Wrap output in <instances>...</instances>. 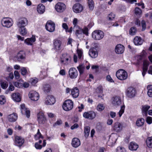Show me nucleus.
I'll list each match as a JSON object with an SVG mask.
<instances>
[{
	"label": "nucleus",
	"mask_w": 152,
	"mask_h": 152,
	"mask_svg": "<svg viewBox=\"0 0 152 152\" xmlns=\"http://www.w3.org/2000/svg\"><path fill=\"white\" fill-rule=\"evenodd\" d=\"M117 152H126L125 149L122 147H118L116 149Z\"/></svg>",
	"instance_id": "6e6d98bb"
},
{
	"label": "nucleus",
	"mask_w": 152,
	"mask_h": 152,
	"mask_svg": "<svg viewBox=\"0 0 152 152\" xmlns=\"http://www.w3.org/2000/svg\"><path fill=\"white\" fill-rule=\"evenodd\" d=\"M116 75L117 78L121 80H125L128 77L127 72L123 69H120L118 70L116 72Z\"/></svg>",
	"instance_id": "f257e3e1"
},
{
	"label": "nucleus",
	"mask_w": 152,
	"mask_h": 152,
	"mask_svg": "<svg viewBox=\"0 0 152 152\" xmlns=\"http://www.w3.org/2000/svg\"><path fill=\"white\" fill-rule=\"evenodd\" d=\"M137 32L136 28L134 27L131 28L129 30V34L131 35H134L136 34Z\"/></svg>",
	"instance_id": "c03bdc74"
},
{
	"label": "nucleus",
	"mask_w": 152,
	"mask_h": 152,
	"mask_svg": "<svg viewBox=\"0 0 152 152\" xmlns=\"http://www.w3.org/2000/svg\"><path fill=\"white\" fill-rule=\"evenodd\" d=\"M104 36V32L100 30H96L92 34L93 39L96 40H99L102 39Z\"/></svg>",
	"instance_id": "f03ea898"
},
{
	"label": "nucleus",
	"mask_w": 152,
	"mask_h": 152,
	"mask_svg": "<svg viewBox=\"0 0 152 152\" xmlns=\"http://www.w3.org/2000/svg\"><path fill=\"white\" fill-rule=\"evenodd\" d=\"M80 145V140L77 138H74L72 140V145L73 147L77 148Z\"/></svg>",
	"instance_id": "bb28decb"
},
{
	"label": "nucleus",
	"mask_w": 152,
	"mask_h": 152,
	"mask_svg": "<svg viewBox=\"0 0 152 152\" xmlns=\"http://www.w3.org/2000/svg\"><path fill=\"white\" fill-rule=\"evenodd\" d=\"M134 13L136 15H139L142 13L141 10L138 7H136L134 9Z\"/></svg>",
	"instance_id": "09e8293b"
},
{
	"label": "nucleus",
	"mask_w": 152,
	"mask_h": 152,
	"mask_svg": "<svg viewBox=\"0 0 152 152\" xmlns=\"http://www.w3.org/2000/svg\"><path fill=\"white\" fill-rule=\"evenodd\" d=\"M73 31H75L77 37H79V35L82 34V29L79 26H75L73 27Z\"/></svg>",
	"instance_id": "c85d7f7f"
},
{
	"label": "nucleus",
	"mask_w": 152,
	"mask_h": 152,
	"mask_svg": "<svg viewBox=\"0 0 152 152\" xmlns=\"http://www.w3.org/2000/svg\"><path fill=\"white\" fill-rule=\"evenodd\" d=\"M117 140V135L115 134H112L107 142V144L109 146H113L115 142Z\"/></svg>",
	"instance_id": "a211bd4d"
},
{
	"label": "nucleus",
	"mask_w": 152,
	"mask_h": 152,
	"mask_svg": "<svg viewBox=\"0 0 152 152\" xmlns=\"http://www.w3.org/2000/svg\"><path fill=\"white\" fill-rule=\"evenodd\" d=\"M1 86L2 88L6 89L8 86V84L6 81L2 82L1 83Z\"/></svg>",
	"instance_id": "603ef678"
},
{
	"label": "nucleus",
	"mask_w": 152,
	"mask_h": 152,
	"mask_svg": "<svg viewBox=\"0 0 152 152\" xmlns=\"http://www.w3.org/2000/svg\"><path fill=\"white\" fill-rule=\"evenodd\" d=\"M17 115L16 113H13L9 115L8 117V120L10 122H14L17 118Z\"/></svg>",
	"instance_id": "f704fd0d"
},
{
	"label": "nucleus",
	"mask_w": 152,
	"mask_h": 152,
	"mask_svg": "<svg viewBox=\"0 0 152 152\" xmlns=\"http://www.w3.org/2000/svg\"><path fill=\"white\" fill-rule=\"evenodd\" d=\"M28 24L27 19L25 18H20L17 23V26L18 28L24 27Z\"/></svg>",
	"instance_id": "0eeeda50"
},
{
	"label": "nucleus",
	"mask_w": 152,
	"mask_h": 152,
	"mask_svg": "<svg viewBox=\"0 0 152 152\" xmlns=\"http://www.w3.org/2000/svg\"><path fill=\"white\" fill-rule=\"evenodd\" d=\"M104 108V106L103 104H99L97 107V110L99 111H101Z\"/></svg>",
	"instance_id": "3c124183"
},
{
	"label": "nucleus",
	"mask_w": 152,
	"mask_h": 152,
	"mask_svg": "<svg viewBox=\"0 0 152 152\" xmlns=\"http://www.w3.org/2000/svg\"><path fill=\"white\" fill-rule=\"evenodd\" d=\"M149 64V62L147 61H145L143 62V72H142V75L143 76H144L146 72L147 71L148 69V66Z\"/></svg>",
	"instance_id": "7c9ffc66"
},
{
	"label": "nucleus",
	"mask_w": 152,
	"mask_h": 152,
	"mask_svg": "<svg viewBox=\"0 0 152 152\" xmlns=\"http://www.w3.org/2000/svg\"><path fill=\"white\" fill-rule=\"evenodd\" d=\"M115 17V15L113 13H111L108 16V19L109 20H112L114 19Z\"/></svg>",
	"instance_id": "4d7b16f0"
},
{
	"label": "nucleus",
	"mask_w": 152,
	"mask_h": 152,
	"mask_svg": "<svg viewBox=\"0 0 152 152\" xmlns=\"http://www.w3.org/2000/svg\"><path fill=\"white\" fill-rule=\"evenodd\" d=\"M43 137L42 136L39 132V129H38L37 133L34 135L35 139L36 140H37L40 139H41L42 140L43 139Z\"/></svg>",
	"instance_id": "a19ab883"
},
{
	"label": "nucleus",
	"mask_w": 152,
	"mask_h": 152,
	"mask_svg": "<svg viewBox=\"0 0 152 152\" xmlns=\"http://www.w3.org/2000/svg\"><path fill=\"white\" fill-rule=\"evenodd\" d=\"M31 81L32 85L33 86H35L36 84L38 82V79L37 78L34 79H32Z\"/></svg>",
	"instance_id": "69168bd1"
},
{
	"label": "nucleus",
	"mask_w": 152,
	"mask_h": 152,
	"mask_svg": "<svg viewBox=\"0 0 152 152\" xmlns=\"http://www.w3.org/2000/svg\"><path fill=\"white\" fill-rule=\"evenodd\" d=\"M71 58L67 53H64L61 57V62L65 65H67L71 62Z\"/></svg>",
	"instance_id": "39448f33"
},
{
	"label": "nucleus",
	"mask_w": 152,
	"mask_h": 152,
	"mask_svg": "<svg viewBox=\"0 0 152 152\" xmlns=\"http://www.w3.org/2000/svg\"><path fill=\"white\" fill-rule=\"evenodd\" d=\"M147 88L148 90V95L149 97H152V85L148 86Z\"/></svg>",
	"instance_id": "49530a36"
},
{
	"label": "nucleus",
	"mask_w": 152,
	"mask_h": 152,
	"mask_svg": "<svg viewBox=\"0 0 152 152\" xmlns=\"http://www.w3.org/2000/svg\"><path fill=\"white\" fill-rule=\"evenodd\" d=\"M141 24L142 26V31H144L146 28V23L145 21L142 20L141 22Z\"/></svg>",
	"instance_id": "052dcab7"
},
{
	"label": "nucleus",
	"mask_w": 152,
	"mask_h": 152,
	"mask_svg": "<svg viewBox=\"0 0 152 152\" xmlns=\"http://www.w3.org/2000/svg\"><path fill=\"white\" fill-rule=\"evenodd\" d=\"M79 94V91L77 88H73L71 91V94L73 98H76L78 97Z\"/></svg>",
	"instance_id": "2f4dec72"
},
{
	"label": "nucleus",
	"mask_w": 152,
	"mask_h": 152,
	"mask_svg": "<svg viewBox=\"0 0 152 152\" xmlns=\"http://www.w3.org/2000/svg\"><path fill=\"white\" fill-rule=\"evenodd\" d=\"M62 42L60 40L55 39L53 41V48L56 51H58L62 48Z\"/></svg>",
	"instance_id": "1a4fd4ad"
},
{
	"label": "nucleus",
	"mask_w": 152,
	"mask_h": 152,
	"mask_svg": "<svg viewBox=\"0 0 152 152\" xmlns=\"http://www.w3.org/2000/svg\"><path fill=\"white\" fill-rule=\"evenodd\" d=\"M45 28L49 32H53L55 30V23L52 21H48L46 23Z\"/></svg>",
	"instance_id": "423d86ee"
},
{
	"label": "nucleus",
	"mask_w": 152,
	"mask_h": 152,
	"mask_svg": "<svg viewBox=\"0 0 152 152\" xmlns=\"http://www.w3.org/2000/svg\"><path fill=\"white\" fill-rule=\"evenodd\" d=\"M96 116L95 113L93 111L85 112L83 114V116L85 118L92 120Z\"/></svg>",
	"instance_id": "2eb2a0df"
},
{
	"label": "nucleus",
	"mask_w": 152,
	"mask_h": 152,
	"mask_svg": "<svg viewBox=\"0 0 152 152\" xmlns=\"http://www.w3.org/2000/svg\"><path fill=\"white\" fill-rule=\"evenodd\" d=\"M77 53L79 59H81L82 56L83 52L80 50L77 49Z\"/></svg>",
	"instance_id": "bf43d9fd"
},
{
	"label": "nucleus",
	"mask_w": 152,
	"mask_h": 152,
	"mask_svg": "<svg viewBox=\"0 0 152 152\" xmlns=\"http://www.w3.org/2000/svg\"><path fill=\"white\" fill-rule=\"evenodd\" d=\"M123 128V124L118 122L115 123L113 126V129L116 132H121Z\"/></svg>",
	"instance_id": "dca6fc26"
},
{
	"label": "nucleus",
	"mask_w": 152,
	"mask_h": 152,
	"mask_svg": "<svg viewBox=\"0 0 152 152\" xmlns=\"http://www.w3.org/2000/svg\"><path fill=\"white\" fill-rule=\"evenodd\" d=\"M138 145L134 142H131L129 145V149L131 151H136L138 148Z\"/></svg>",
	"instance_id": "c756f323"
},
{
	"label": "nucleus",
	"mask_w": 152,
	"mask_h": 152,
	"mask_svg": "<svg viewBox=\"0 0 152 152\" xmlns=\"http://www.w3.org/2000/svg\"><path fill=\"white\" fill-rule=\"evenodd\" d=\"M147 145L149 148H152V137L148 138L146 140Z\"/></svg>",
	"instance_id": "79ce46f5"
},
{
	"label": "nucleus",
	"mask_w": 152,
	"mask_h": 152,
	"mask_svg": "<svg viewBox=\"0 0 152 152\" xmlns=\"http://www.w3.org/2000/svg\"><path fill=\"white\" fill-rule=\"evenodd\" d=\"M6 100L5 97L4 96H0V104H4L6 102Z\"/></svg>",
	"instance_id": "864d4df0"
},
{
	"label": "nucleus",
	"mask_w": 152,
	"mask_h": 152,
	"mask_svg": "<svg viewBox=\"0 0 152 152\" xmlns=\"http://www.w3.org/2000/svg\"><path fill=\"white\" fill-rule=\"evenodd\" d=\"M106 79L107 81L110 82H114V80H113L111 76L109 75H108L106 76Z\"/></svg>",
	"instance_id": "680f3d73"
},
{
	"label": "nucleus",
	"mask_w": 152,
	"mask_h": 152,
	"mask_svg": "<svg viewBox=\"0 0 152 152\" xmlns=\"http://www.w3.org/2000/svg\"><path fill=\"white\" fill-rule=\"evenodd\" d=\"M50 86L48 84H45L43 86V91L45 93H48L50 91Z\"/></svg>",
	"instance_id": "4c0bfd02"
},
{
	"label": "nucleus",
	"mask_w": 152,
	"mask_h": 152,
	"mask_svg": "<svg viewBox=\"0 0 152 152\" xmlns=\"http://www.w3.org/2000/svg\"><path fill=\"white\" fill-rule=\"evenodd\" d=\"M82 29V33L85 34L86 35H88V28L87 27H85Z\"/></svg>",
	"instance_id": "338daca9"
},
{
	"label": "nucleus",
	"mask_w": 152,
	"mask_h": 152,
	"mask_svg": "<svg viewBox=\"0 0 152 152\" xmlns=\"http://www.w3.org/2000/svg\"><path fill=\"white\" fill-rule=\"evenodd\" d=\"M83 9L82 6L79 3L75 4L73 7V11L76 13L81 12L83 10Z\"/></svg>",
	"instance_id": "aec40b11"
},
{
	"label": "nucleus",
	"mask_w": 152,
	"mask_h": 152,
	"mask_svg": "<svg viewBox=\"0 0 152 152\" xmlns=\"http://www.w3.org/2000/svg\"><path fill=\"white\" fill-rule=\"evenodd\" d=\"M124 49L125 48L123 45L120 44H118L115 47V51L116 53L121 54L123 53Z\"/></svg>",
	"instance_id": "6ab92c4d"
},
{
	"label": "nucleus",
	"mask_w": 152,
	"mask_h": 152,
	"mask_svg": "<svg viewBox=\"0 0 152 152\" xmlns=\"http://www.w3.org/2000/svg\"><path fill=\"white\" fill-rule=\"evenodd\" d=\"M143 40L139 37L136 36L134 39V43L136 45H140L142 44Z\"/></svg>",
	"instance_id": "a878e982"
},
{
	"label": "nucleus",
	"mask_w": 152,
	"mask_h": 152,
	"mask_svg": "<svg viewBox=\"0 0 152 152\" xmlns=\"http://www.w3.org/2000/svg\"><path fill=\"white\" fill-rule=\"evenodd\" d=\"M146 121L148 124H151L152 123V118L150 116H148L147 117Z\"/></svg>",
	"instance_id": "13d9d810"
},
{
	"label": "nucleus",
	"mask_w": 152,
	"mask_h": 152,
	"mask_svg": "<svg viewBox=\"0 0 152 152\" xmlns=\"http://www.w3.org/2000/svg\"><path fill=\"white\" fill-rule=\"evenodd\" d=\"M150 106L148 105L142 106V113L143 116H146L147 115V111L150 108Z\"/></svg>",
	"instance_id": "473e14b6"
},
{
	"label": "nucleus",
	"mask_w": 152,
	"mask_h": 152,
	"mask_svg": "<svg viewBox=\"0 0 152 152\" xmlns=\"http://www.w3.org/2000/svg\"><path fill=\"white\" fill-rule=\"evenodd\" d=\"M37 121L39 124H43L45 123L46 118L42 112L40 111L37 113Z\"/></svg>",
	"instance_id": "9d476101"
},
{
	"label": "nucleus",
	"mask_w": 152,
	"mask_h": 152,
	"mask_svg": "<svg viewBox=\"0 0 152 152\" xmlns=\"http://www.w3.org/2000/svg\"><path fill=\"white\" fill-rule=\"evenodd\" d=\"M78 72L74 67L71 68L69 71V75L71 79H75L78 76Z\"/></svg>",
	"instance_id": "f8f14e48"
},
{
	"label": "nucleus",
	"mask_w": 152,
	"mask_h": 152,
	"mask_svg": "<svg viewBox=\"0 0 152 152\" xmlns=\"http://www.w3.org/2000/svg\"><path fill=\"white\" fill-rule=\"evenodd\" d=\"M85 67V65L83 64H80L79 66L77 67L80 75H82L84 73Z\"/></svg>",
	"instance_id": "e433bc0d"
},
{
	"label": "nucleus",
	"mask_w": 152,
	"mask_h": 152,
	"mask_svg": "<svg viewBox=\"0 0 152 152\" xmlns=\"http://www.w3.org/2000/svg\"><path fill=\"white\" fill-rule=\"evenodd\" d=\"M125 108V106L124 105L121 106V109L118 113L119 117H121L122 114L124 113Z\"/></svg>",
	"instance_id": "de8ad7c7"
},
{
	"label": "nucleus",
	"mask_w": 152,
	"mask_h": 152,
	"mask_svg": "<svg viewBox=\"0 0 152 152\" xmlns=\"http://www.w3.org/2000/svg\"><path fill=\"white\" fill-rule=\"evenodd\" d=\"M42 142V140H39L38 142H37L35 143V147L37 149H41L42 148V146L39 144Z\"/></svg>",
	"instance_id": "8fccbe9b"
},
{
	"label": "nucleus",
	"mask_w": 152,
	"mask_h": 152,
	"mask_svg": "<svg viewBox=\"0 0 152 152\" xmlns=\"http://www.w3.org/2000/svg\"><path fill=\"white\" fill-rule=\"evenodd\" d=\"M56 101L53 96L48 95L46 98L45 100V104L46 105H53L55 102Z\"/></svg>",
	"instance_id": "f3484780"
},
{
	"label": "nucleus",
	"mask_w": 152,
	"mask_h": 152,
	"mask_svg": "<svg viewBox=\"0 0 152 152\" xmlns=\"http://www.w3.org/2000/svg\"><path fill=\"white\" fill-rule=\"evenodd\" d=\"M112 103L115 107L118 106L121 103V98L118 96H113L112 99Z\"/></svg>",
	"instance_id": "9b49d317"
},
{
	"label": "nucleus",
	"mask_w": 152,
	"mask_h": 152,
	"mask_svg": "<svg viewBox=\"0 0 152 152\" xmlns=\"http://www.w3.org/2000/svg\"><path fill=\"white\" fill-rule=\"evenodd\" d=\"M55 8L56 11L58 12H63L66 9V6L63 3L58 2L55 5Z\"/></svg>",
	"instance_id": "6e6552de"
},
{
	"label": "nucleus",
	"mask_w": 152,
	"mask_h": 152,
	"mask_svg": "<svg viewBox=\"0 0 152 152\" xmlns=\"http://www.w3.org/2000/svg\"><path fill=\"white\" fill-rule=\"evenodd\" d=\"M1 23L3 26L9 28L12 26L13 22L10 18H4L1 20Z\"/></svg>",
	"instance_id": "7ed1b4c3"
},
{
	"label": "nucleus",
	"mask_w": 152,
	"mask_h": 152,
	"mask_svg": "<svg viewBox=\"0 0 152 152\" xmlns=\"http://www.w3.org/2000/svg\"><path fill=\"white\" fill-rule=\"evenodd\" d=\"M21 111L22 114L25 113L27 118L29 117L30 115V111L25 108V105L24 104L21 105Z\"/></svg>",
	"instance_id": "5701e85b"
},
{
	"label": "nucleus",
	"mask_w": 152,
	"mask_h": 152,
	"mask_svg": "<svg viewBox=\"0 0 152 152\" xmlns=\"http://www.w3.org/2000/svg\"><path fill=\"white\" fill-rule=\"evenodd\" d=\"M45 6L42 4H39L37 7V11L40 14H43L45 11Z\"/></svg>",
	"instance_id": "72a5a7b5"
},
{
	"label": "nucleus",
	"mask_w": 152,
	"mask_h": 152,
	"mask_svg": "<svg viewBox=\"0 0 152 152\" xmlns=\"http://www.w3.org/2000/svg\"><path fill=\"white\" fill-rule=\"evenodd\" d=\"M14 85L18 88H22L23 87V80H21L18 82H15L14 83Z\"/></svg>",
	"instance_id": "58836bf2"
},
{
	"label": "nucleus",
	"mask_w": 152,
	"mask_h": 152,
	"mask_svg": "<svg viewBox=\"0 0 152 152\" xmlns=\"http://www.w3.org/2000/svg\"><path fill=\"white\" fill-rule=\"evenodd\" d=\"M89 9L91 10L93 9L94 7V3L93 0H88V2Z\"/></svg>",
	"instance_id": "a18cd8bd"
},
{
	"label": "nucleus",
	"mask_w": 152,
	"mask_h": 152,
	"mask_svg": "<svg viewBox=\"0 0 152 152\" xmlns=\"http://www.w3.org/2000/svg\"><path fill=\"white\" fill-rule=\"evenodd\" d=\"M90 131V127L88 126H86L84 128V136L86 137H87L89 136Z\"/></svg>",
	"instance_id": "37998d69"
},
{
	"label": "nucleus",
	"mask_w": 152,
	"mask_h": 152,
	"mask_svg": "<svg viewBox=\"0 0 152 152\" xmlns=\"http://www.w3.org/2000/svg\"><path fill=\"white\" fill-rule=\"evenodd\" d=\"M73 107V103L72 100L68 99L64 101L63 105V109L66 111L72 110Z\"/></svg>",
	"instance_id": "20e7f679"
},
{
	"label": "nucleus",
	"mask_w": 152,
	"mask_h": 152,
	"mask_svg": "<svg viewBox=\"0 0 152 152\" xmlns=\"http://www.w3.org/2000/svg\"><path fill=\"white\" fill-rule=\"evenodd\" d=\"M20 71L21 74L23 75H26L27 72L26 68L24 67H22L20 69Z\"/></svg>",
	"instance_id": "5fc2aeb1"
},
{
	"label": "nucleus",
	"mask_w": 152,
	"mask_h": 152,
	"mask_svg": "<svg viewBox=\"0 0 152 152\" xmlns=\"http://www.w3.org/2000/svg\"><path fill=\"white\" fill-rule=\"evenodd\" d=\"M14 75L15 78L18 79L20 77V74L17 71H15L14 72Z\"/></svg>",
	"instance_id": "e2e57ef3"
},
{
	"label": "nucleus",
	"mask_w": 152,
	"mask_h": 152,
	"mask_svg": "<svg viewBox=\"0 0 152 152\" xmlns=\"http://www.w3.org/2000/svg\"><path fill=\"white\" fill-rule=\"evenodd\" d=\"M11 97L12 99L15 102H19L21 101V97L20 94L18 93L12 94Z\"/></svg>",
	"instance_id": "b1692460"
},
{
	"label": "nucleus",
	"mask_w": 152,
	"mask_h": 152,
	"mask_svg": "<svg viewBox=\"0 0 152 152\" xmlns=\"http://www.w3.org/2000/svg\"><path fill=\"white\" fill-rule=\"evenodd\" d=\"M19 28L20 33L21 35L24 36L26 34L27 31L25 27Z\"/></svg>",
	"instance_id": "ea45409f"
},
{
	"label": "nucleus",
	"mask_w": 152,
	"mask_h": 152,
	"mask_svg": "<svg viewBox=\"0 0 152 152\" xmlns=\"http://www.w3.org/2000/svg\"><path fill=\"white\" fill-rule=\"evenodd\" d=\"M36 41L35 36H32L31 38H28L24 41V42L28 45H32Z\"/></svg>",
	"instance_id": "cd10ccee"
},
{
	"label": "nucleus",
	"mask_w": 152,
	"mask_h": 152,
	"mask_svg": "<svg viewBox=\"0 0 152 152\" xmlns=\"http://www.w3.org/2000/svg\"><path fill=\"white\" fill-rule=\"evenodd\" d=\"M145 122L144 119L143 118H139L138 119L136 122V125L138 127L142 126Z\"/></svg>",
	"instance_id": "c9c22d12"
},
{
	"label": "nucleus",
	"mask_w": 152,
	"mask_h": 152,
	"mask_svg": "<svg viewBox=\"0 0 152 152\" xmlns=\"http://www.w3.org/2000/svg\"><path fill=\"white\" fill-rule=\"evenodd\" d=\"M62 28L65 30L66 32H67V31L68 29V27L66 23H63L62 24Z\"/></svg>",
	"instance_id": "0e129e2a"
},
{
	"label": "nucleus",
	"mask_w": 152,
	"mask_h": 152,
	"mask_svg": "<svg viewBox=\"0 0 152 152\" xmlns=\"http://www.w3.org/2000/svg\"><path fill=\"white\" fill-rule=\"evenodd\" d=\"M29 97L34 101H37L39 98V94L35 91H30L29 94Z\"/></svg>",
	"instance_id": "ddd939ff"
},
{
	"label": "nucleus",
	"mask_w": 152,
	"mask_h": 152,
	"mask_svg": "<svg viewBox=\"0 0 152 152\" xmlns=\"http://www.w3.org/2000/svg\"><path fill=\"white\" fill-rule=\"evenodd\" d=\"M26 55L25 53L23 51H20L17 54L16 58L19 61L24 59L25 58Z\"/></svg>",
	"instance_id": "393cba45"
},
{
	"label": "nucleus",
	"mask_w": 152,
	"mask_h": 152,
	"mask_svg": "<svg viewBox=\"0 0 152 152\" xmlns=\"http://www.w3.org/2000/svg\"><path fill=\"white\" fill-rule=\"evenodd\" d=\"M135 89L132 87H129L126 90V95L129 98L134 97L136 94Z\"/></svg>",
	"instance_id": "4468645a"
},
{
	"label": "nucleus",
	"mask_w": 152,
	"mask_h": 152,
	"mask_svg": "<svg viewBox=\"0 0 152 152\" xmlns=\"http://www.w3.org/2000/svg\"><path fill=\"white\" fill-rule=\"evenodd\" d=\"M89 55L93 58H96L98 56V53L96 49L95 48H92L90 49L89 51Z\"/></svg>",
	"instance_id": "4be33fe9"
},
{
	"label": "nucleus",
	"mask_w": 152,
	"mask_h": 152,
	"mask_svg": "<svg viewBox=\"0 0 152 152\" xmlns=\"http://www.w3.org/2000/svg\"><path fill=\"white\" fill-rule=\"evenodd\" d=\"M15 144L19 147L21 146L24 142V140L23 139L20 137L17 136L15 138Z\"/></svg>",
	"instance_id": "412c9836"
},
{
	"label": "nucleus",
	"mask_w": 152,
	"mask_h": 152,
	"mask_svg": "<svg viewBox=\"0 0 152 152\" xmlns=\"http://www.w3.org/2000/svg\"><path fill=\"white\" fill-rule=\"evenodd\" d=\"M62 121L61 120H59L57 121L53 125V126H55L57 125H59L62 124Z\"/></svg>",
	"instance_id": "774afa93"
}]
</instances>
